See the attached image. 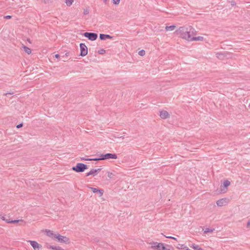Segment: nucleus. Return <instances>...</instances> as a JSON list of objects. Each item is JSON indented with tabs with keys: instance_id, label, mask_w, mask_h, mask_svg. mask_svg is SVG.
I'll use <instances>...</instances> for the list:
<instances>
[{
	"instance_id": "f257e3e1",
	"label": "nucleus",
	"mask_w": 250,
	"mask_h": 250,
	"mask_svg": "<svg viewBox=\"0 0 250 250\" xmlns=\"http://www.w3.org/2000/svg\"><path fill=\"white\" fill-rule=\"evenodd\" d=\"M175 32L180 35L182 38L188 41H190L191 37L196 34L195 29L190 25L180 27Z\"/></svg>"
},
{
	"instance_id": "f03ea898",
	"label": "nucleus",
	"mask_w": 250,
	"mask_h": 250,
	"mask_svg": "<svg viewBox=\"0 0 250 250\" xmlns=\"http://www.w3.org/2000/svg\"><path fill=\"white\" fill-rule=\"evenodd\" d=\"M88 168L86 165L83 163H78L75 166L72 167V169L78 173L83 172Z\"/></svg>"
},
{
	"instance_id": "7ed1b4c3",
	"label": "nucleus",
	"mask_w": 250,
	"mask_h": 250,
	"mask_svg": "<svg viewBox=\"0 0 250 250\" xmlns=\"http://www.w3.org/2000/svg\"><path fill=\"white\" fill-rule=\"evenodd\" d=\"M151 248L158 250H170L166 248L163 243L153 242L151 243Z\"/></svg>"
},
{
	"instance_id": "20e7f679",
	"label": "nucleus",
	"mask_w": 250,
	"mask_h": 250,
	"mask_svg": "<svg viewBox=\"0 0 250 250\" xmlns=\"http://www.w3.org/2000/svg\"><path fill=\"white\" fill-rule=\"evenodd\" d=\"M117 158V155L115 153H106L105 154H101L100 156V159H102V160H107V159H116Z\"/></svg>"
},
{
	"instance_id": "39448f33",
	"label": "nucleus",
	"mask_w": 250,
	"mask_h": 250,
	"mask_svg": "<svg viewBox=\"0 0 250 250\" xmlns=\"http://www.w3.org/2000/svg\"><path fill=\"white\" fill-rule=\"evenodd\" d=\"M83 36L92 41H95L98 38V34L92 32H85L83 34Z\"/></svg>"
},
{
	"instance_id": "423d86ee",
	"label": "nucleus",
	"mask_w": 250,
	"mask_h": 250,
	"mask_svg": "<svg viewBox=\"0 0 250 250\" xmlns=\"http://www.w3.org/2000/svg\"><path fill=\"white\" fill-rule=\"evenodd\" d=\"M80 56L83 57L86 56L87 54L88 50H87V47L85 45V44L83 43H81L80 44Z\"/></svg>"
},
{
	"instance_id": "0eeeda50",
	"label": "nucleus",
	"mask_w": 250,
	"mask_h": 250,
	"mask_svg": "<svg viewBox=\"0 0 250 250\" xmlns=\"http://www.w3.org/2000/svg\"><path fill=\"white\" fill-rule=\"evenodd\" d=\"M54 238L57 239L58 241L61 243H66L69 241V239L66 236L61 235L59 234H55Z\"/></svg>"
},
{
	"instance_id": "6e6552de",
	"label": "nucleus",
	"mask_w": 250,
	"mask_h": 250,
	"mask_svg": "<svg viewBox=\"0 0 250 250\" xmlns=\"http://www.w3.org/2000/svg\"><path fill=\"white\" fill-rule=\"evenodd\" d=\"M1 219H2L3 221H5L6 223H11V224H16L20 222V225H22L23 224H25V222H24L23 220H11L10 219L9 220H5L4 216L1 217Z\"/></svg>"
},
{
	"instance_id": "1a4fd4ad",
	"label": "nucleus",
	"mask_w": 250,
	"mask_h": 250,
	"mask_svg": "<svg viewBox=\"0 0 250 250\" xmlns=\"http://www.w3.org/2000/svg\"><path fill=\"white\" fill-rule=\"evenodd\" d=\"M30 243L33 248L34 249V250H41L42 246L39 243H38L37 242L35 241H31L29 240L28 241Z\"/></svg>"
},
{
	"instance_id": "9d476101",
	"label": "nucleus",
	"mask_w": 250,
	"mask_h": 250,
	"mask_svg": "<svg viewBox=\"0 0 250 250\" xmlns=\"http://www.w3.org/2000/svg\"><path fill=\"white\" fill-rule=\"evenodd\" d=\"M102 168H99L98 169H91L89 172L86 173V176H88L91 175L95 176L98 172L101 170Z\"/></svg>"
},
{
	"instance_id": "9b49d317",
	"label": "nucleus",
	"mask_w": 250,
	"mask_h": 250,
	"mask_svg": "<svg viewBox=\"0 0 250 250\" xmlns=\"http://www.w3.org/2000/svg\"><path fill=\"white\" fill-rule=\"evenodd\" d=\"M160 116L162 119H167L169 116L168 112L166 110H162L160 112Z\"/></svg>"
},
{
	"instance_id": "f8f14e48",
	"label": "nucleus",
	"mask_w": 250,
	"mask_h": 250,
	"mask_svg": "<svg viewBox=\"0 0 250 250\" xmlns=\"http://www.w3.org/2000/svg\"><path fill=\"white\" fill-rule=\"evenodd\" d=\"M230 183L229 181L225 180L223 182V185L224 188L221 189V191L225 192L226 191L228 187L230 185Z\"/></svg>"
},
{
	"instance_id": "ddd939ff",
	"label": "nucleus",
	"mask_w": 250,
	"mask_h": 250,
	"mask_svg": "<svg viewBox=\"0 0 250 250\" xmlns=\"http://www.w3.org/2000/svg\"><path fill=\"white\" fill-rule=\"evenodd\" d=\"M227 203L226 198H222L218 200L216 202V204L219 207H222L225 205Z\"/></svg>"
},
{
	"instance_id": "4468645a",
	"label": "nucleus",
	"mask_w": 250,
	"mask_h": 250,
	"mask_svg": "<svg viewBox=\"0 0 250 250\" xmlns=\"http://www.w3.org/2000/svg\"><path fill=\"white\" fill-rule=\"evenodd\" d=\"M99 37H100V40H104L106 39H112L113 38V36H111L109 35L104 34H100Z\"/></svg>"
},
{
	"instance_id": "2eb2a0df",
	"label": "nucleus",
	"mask_w": 250,
	"mask_h": 250,
	"mask_svg": "<svg viewBox=\"0 0 250 250\" xmlns=\"http://www.w3.org/2000/svg\"><path fill=\"white\" fill-rule=\"evenodd\" d=\"M204 39L203 37L199 36L197 37H191V40L190 41H202Z\"/></svg>"
},
{
	"instance_id": "dca6fc26",
	"label": "nucleus",
	"mask_w": 250,
	"mask_h": 250,
	"mask_svg": "<svg viewBox=\"0 0 250 250\" xmlns=\"http://www.w3.org/2000/svg\"><path fill=\"white\" fill-rule=\"evenodd\" d=\"M46 235L49 237H52V238H54V235L55 234H54L53 232V231L50 230H46Z\"/></svg>"
},
{
	"instance_id": "f3484780",
	"label": "nucleus",
	"mask_w": 250,
	"mask_h": 250,
	"mask_svg": "<svg viewBox=\"0 0 250 250\" xmlns=\"http://www.w3.org/2000/svg\"><path fill=\"white\" fill-rule=\"evenodd\" d=\"M22 47L23 48V50L26 53H27L28 54H30L31 53V50L30 48H29V47L25 46V45H23L22 46Z\"/></svg>"
},
{
	"instance_id": "a211bd4d",
	"label": "nucleus",
	"mask_w": 250,
	"mask_h": 250,
	"mask_svg": "<svg viewBox=\"0 0 250 250\" xmlns=\"http://www.w3.org/2000/svg\"><path fill=\"white\" fill-rule=\"evenodd\" d=\"M48 248L54 250H64L61 247L59 246H50Z\"/></svg>"
},
{
	"instance_id": "6ab92c4d",
	"label": "nucleus",
	"mask_w": 250,
	"mask_h": 250,
	"mask_svg": "<svg viewBox=\"0 0 250 250\" xmlns=\"http://www.w3.org/2000/svg\"><path fill=\"white\" fill-rule=\"evenodd\" d=\"M176 26L175 25H170V26H167L166 27V31H172L175 28Z\"/></svg>"
},
{
	"instance_id": "aec40b11",
	"label": "nucleus",
	"mask_w": 250,
	"mask_h": 250,
	"mask_svg": "<svg viewBox=\"0 0 250 250\" xmlns=\"http://www.w3.org/2000/svg\"><path fill=\"white\" fill-rule=\"evenodd\" d=\"M191 247L194 250H204L202 248L199 247L198 245H193L192 246H191Z\"/></svg>"
},
{
	"instance_id": "412c9836",
	"label": "nucleus",
	"mask_w": 250,
	"mask_h": 250,
	"mask_svg": "<svg viewBox=\"0 0 250 250\" xmlns=\"http://www.w3.org/2000/svg\"><path fill=\"white\" fill-rule=\"evenodd\" d=\"M73 2V0H66L65 3L67 6H70Z\"/></svg>"
},
{
	"instance_id": "4be33fe9",
	"label": "nucleus",
	"mask_w": 250,
	"mask_h": 250,
	"mask_svg": "<svg viewBox=\"0 0 250 250\" xmlns=\"http://www.w3.org/2000/svg\"><path fill=\"white\" fill-rule=\"evenodd\" d=\"M104 192V191L103 189H99V191H98V192L97 193H99V197H101L102 196H103Z\"/></svg>"
},
{
	"instance_id": "5701e85b",
	"label": "nucleus",
	"mask_w": 250,
	"mask_h": 250,
	"mask_svg": "<svg viewBox=\"0 0 250 250\" xmlns=\"http://www.w3.org/2000/svg\"><path fill=\"white\" fill-rule=\"evenodd\" d=\"M138 54L141 56H143L145 55V51L142 49L139 51Z\"/></svg>"
},
{
	"instance_id": "b1692460",
	"label": "nucleus",
	"mask_w": 250,
	"mask_h": 250,
	"mask_svg": "<svg viewBox=\"0 0 250 250\" xmlns=\"http://www.w3.org/2000/svg\"><path fill=\"white\" fill-rule=\"evenodd\" d=\"M213 230V229H209V228H206L205 230H204V233H207L208 232H212Z\"/></svg>"
},
{
	"instance_id": "393cba45",
	"label": "nucleus",
	"mask_w": 250,
	"mask_h": 250,
	"mask_svg": "<svg viewBox=\"0 0 250 250\" xmlns=\"http://www.w3.org/2000/svg\"><path fill=\"white\" fill-rule=\"evenodd\" d=\"M89 188L91 189L93 193H97L99 191V189L95 188L89 187Z\"/></svg>"
},
{
	"instance_id": "a878e982",
	"label": "nucleus",
	"mask_w": 250,
	"mask_h": 250,
	"mask_svg": "<svg viewBox=\"0 0 250 250\" xmlns=\"http://www.w3.org/2000/svg\"><path fill=\"white\" fill-rule=\"evenodd\" d=\"M107 176L109 178H112L113 177V176H114V174L112 172H108Z\"/></svg>"
},
{
	"instance_id": "bb28decb",
	"label": "nucleus",
	"mask_w": 250,
	"mask_h": 250,
	"mask_svg": "<svg viewBox=\"0 0 250 250\" xmlns=\"http://www.w3.org/2000/svg\"><path fill=\"white\" fill-rule=\"evenodd\" d=\"M113 3L114 4L118 5L119 4L120 0H112Z\"/></svg>"
},
{
	"instance_id": "cd10ccee",
	"label": "nucleus",
	"mask_w": 250,
	"mask_h": 250,
	"mask_svg": "<svg viewBox=\"0 0 250 250\" xmlns=\"http://www.w3.org/2000/svg\"><path fill=\"white\" fill-rule=\"evenodd\" d=\"M105 52V50H104V49H102L100 50H99L98 51V53L100 54H104V53Z\"/></svg>"
},
{
	"instance_id": "c85d7f7f",
	"label": "nucleus",
	"mask_w": 250,
	"mask_h": 250,
	"mask_svg": "<svg viewBox=\"0 0 250 250\" xmlns=\"http://www.w3.org/2000/svg\"><path fill=\"white\" fill-rule=\"evenodd\" d=\"M14 94V92H8V93H6L5 94H4V95H5L6 96L8 97V95H12Z\"/></svg>"
},
{
	"instance_id": "c756f323",
	"label": "nucleus",
	"mask_w": 250,
	"mask_h": 250,
	"mask_svg": "<svg viewBox=\"0 0 250 250\" xmlns=\"http://www.w3.org/2000/svg\"><path fill=\"white\" fill-rule=\"evenodd\" d=\"M165 236L166 238H167L172 239H174V240H177V239L175 237H172V236Z\"/></svg>"
},
{
	"instance_id": "7c9ffc66",
	"label": "nucleus",
	"mask_w": 250,
	"mask_h": 250,
	"mask_svg": "<svg viewBox=\"0 0 250 250\" xmlns=\"http://www.w3.org/2000/svg\"><path fill=\"white\" fill-rule=\"evenodd\" d=\"M22 126H23V124H22V123H21V124H20L16 126V127H17V128H20Z\"/></svg>"
},
{
	"instance_id": "2f4dec72",
	"label": "nucleus",
	"mask_w": 250,
	"mask_h": 250,
	"mask_svg": "<svg viewBox=\"0 0 250 250\" xmlns=\"http://www.w3.org/2000/svg\"><path fill=\"white\" fill-rule=\"evenodd\" d=\"M100 160H102V159H100V157L99 158H92V161H97Z\"/></svg>"
},
{
	"instance_id": "473e14b6",
	"label": "nucleus",
	"mask_w": 250,
	"mask_h": 250,
	"mask_svg": "<svg viewBox=\"0 0 250 250\" xmlns=\"http://www.w3.org/2000/svg\"><path fill=\"white\" fill-rule=\"evenodd\" d=\"M3 18H4V19H10L12 18V16L8 15V16H4Z\"/></svg>"
},
{
	"instance_id": "72a5a7b5",
	"label": "nucleus",
	"mask_w": 250,
	"mask_h": 250,
	"mask_svg": "<svg viewBox=\"0 0 250 250\" xmlns=\"http://www.w3.org/2000/svg\"><path fill=\"white\" fill-rule=\"evenodd\" d=\"M89 13V11L87 9L84 10L83 14L87 15Z\"/></svg>"
},
{
	"instance_id": "f704fd0d",
	"label": "nucleus",
	"mask_w": 250,
	"mask_h": 250,
	"mask_svg": "<svg viewBox=\"0 0 250 250\" xmlns=\"http://www.w3.org/2000/svg\"><path fill=\"white\" fill-rule=\"evenodd\" d=\"M247 228L250 227V220L248 221L247 224Z\"/></svg>"
},
{
	"instance_id": "c9c22d12",
	"label": "nucleus",
	"mask_w": 250,
	"mask_h": 250,
	"mask_svg": "<svg viewBox=\"0 0 250 250\" xmlns=\"http://www.w3.org/2000/svg\"><path fill=\"white\" fill-rule=\"evenodd\" d=\"M55 57L57 59H59L60 58V55L58 54H57L55 55Z\"/></svg>"
},
{
	"instance_id": "e433bc0d",
	"label": "nucleus",
	"mask_w": 250,
	"mask_h": 250,
	"mask_svg": "<svg viewBox=\"0 0 250 250\" xmlns=\"http://www.w3.org/2000/svg\"><path fill=\"white\" fill-rule=\"evenodd\" d=\"M85 161H92V158H87L86 159H84Z\"/></svg>"
},
{
	"instance_id": "4c0bfd02",
	"label": "nucleus",
	"mask_w": 250,
	"mask_h": 250,
	"mask_svg": "<svg viewBox=\"0 0 250 250\" xmlns=\"http://www.w3.org/2000/svg\"><path fill=\"white\" fill-rule=\"evenodd\" d=\"M84 159H86L84 158H81V160H84Z\"/></svg>"
},
{
	"instance_id": "58836bf2",
	"label": "nucleus",
	"mask_w": 250,
	"mask_h": 250,
	"mask_svg": "<svg viewBox=\"0 0 250 250\" xmlns=\"http://www.w3.org/2000/svg\"><path fill=\"white\" fill-rule=\"evenodd\" d=\"M68 54H69V53H67L65 54V55L67 56L68 55Z\"/></svg>"
},
{
	"instance_id": "ea45409f",
	"label": "nucleus",
	"mask_w": 250,
	"mask_h": 250,
	"mask_svg": "<svg viewBox=\"0 0 250 250\" xmlns=\"http://www.w3.org/2000/svg\"><path fill=\"white\" fill-rule=\"evenodd\" d=\"M95 241H96V242H98V240H97V239H95Z\"/></svg>"
},
{
	"instance_id": "a19ab883",
	"label": "nucleus",
	"mask_w": 250,
	"mask_h": 250,
	"mask_svg": "<svg viewBox=\"0 0 250 250\" xmlns=\"http://www.w3.org/2000/svg\"><path fill=\"white\" fill-rule=\"evenodd\" d=\"M5 220H9V219H7V218H6L5 217Z\"/></svg>"
}]
</instances>
